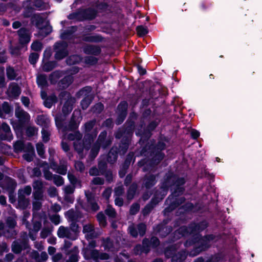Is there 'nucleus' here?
Instances as JSON below:
<instances>
[{
  "mask_svg": "<svg viewBox=\"0 0 262 262\" xmlns=\"http://www.w3.org/2000/svg\"><path fill=\"white\" fill-rule=\"evenodd\" d=\"M221 260L222 257L220 254L217 253L211 255L205 262H221Z\"/></svg>",
  "mask_w": 262,
  "mask_h": 262,
  "instance_id": "nucleus-64",
  "label": "nucleus"
},
{
  "mask_svg": "<svg viewBox=\"0 0 262 262\" xmlns=\"http://www.w3.org/2000/svg\"><path fill=\"white\" fill-rule=\"evenodd\" d=\"M135 159L133 153H129L126 157V158L123 163L122 166L125 168H129L132 160Z\"/></svg>",
  "mask_w": 262,
  "mask_h": 262,
  "instance_id": "nucleus-49",
  "label": "nucleus"
},
{
  "mask_svg": "<svg viewBox=\"0 0 262 262\" xmlns=\"http://www.w3.org/2000/svg\"><path fill=\"white\" fill-rule=\"evenodd\" d=\"M192 235V237L191 238H189L186 241L185 243V245L186 246H192L193 245H194V246L195 245H197L198 242L200 241V239L202 237L200 234Z\"/></svg>",
  "mask_w": 262,
  "mask_h": 262,
  "instance_id": "nucleus-35",
  "label": "nucleus"
},
{
  "mask_svg": "<svg viewBox=\"0 0 262 262\" xmlns=\"http://www.w3.org/2000/svg\"><path fill=\"white\" fill-rule=\"evenodd\" d=\"M15 116L18 118V122L15 124V126H13L14 128L21 129L26 124V122L29 119V114L23 110H15Z\"/></svg>",
  "mask_w": 262,
  "mask_h": 262,
  "instance_id": "nucleus-11",
  "label": "nucleus"
},
{
  "mask_svg": "<svg viewBox=\"0 0 262 262\" xmlns=\"http://www.w3.org/2000/svg\"><path fill=\"white\" fill-rule=\"evenodd\" d=\"M79 11L81 21L92 20L96 18L98 14L97 10L92 7L79 9Z\"/></svg>",
  "mask_w": 262,
  "mask_h": 262,
  "instance_id": "nucleus-12",
  "label": "nucleus"
},
{
  "mask_svg": "<svg viewBox=\"0 0 262 262\" xmlns=\"http://www.w3.org/2000/svg\"><path fill=\"white\" fill-rule=\"evenodd\" d=\"M83 51L86 55L98 56L102 50L101 48L98 45L88 43L83 46Z\"/></svg>",
  "mask_w": 262,
  "mask_h": 262,
  "instance_id": "nucleus-13",
  "label": "nucleus"
},
{
  "mask_svg": "<svg viewBox=\"0 0 262 262\" xmlns=\"http://www.w3.org/2000/svg\"><path fill=\"white\" fill-rule=\"evenodd\" d=\"M194 208L195 206L192 203L187 202L181 206L180 209H183L185 212H189L192 211Z\"/></svg>",
  "mask_w": 262,
  "mask_h": 262,
  "instance_id": "nucleus-52",
  "label": "nucleus"
},
{
  "mask_svg": "<svg viewBox=\"0 0 262 262\" xmlns=\"http://www.w3.org/2000/svg\"><path fill=\"white\" fill-rule=\"evenodd\" d=\"M58 101L56 96L53 94L47 97L43 101L44 106L48 108L52 107L53 104H55Z\"/></svg>",
  "mask_w": 262,
  "mask_h": 262,
  "instance_id": "nucleus-29",
  "label": "nucleus"
},
{
  "mask_svg": "<svg viewBox=\"0 0 262 262\" xmlns=\"http://www.w3.org/2000/svg\"><path fill=\"white\" fill-rule=\"evenodd\" d=\"M120 139L121 140L118 147L113 146L107 155L106 160L111 164H113L117 161L118 154L123 155L126 152L131 143V140L127 137H122Z\"/></svg>",
  "mask_w": 262,
  "mask_h": 262,
  "instance_id": "nucleus-5",
  "label": "nucleus"
},
{
  "mask_svg": "<svg viewBox=\"0 0 262 262\" xmlns=\"http://www.w3.org/2000/svg\"><path fill=\"white\" fill-rule=\"evenodd\" d=\"M78 126L79 124L77 123L74 114H73L68 126H66L65 128L69 131H75L78 128Z\"/></svg>",
  "mask_w": 262,
  "mask_h": 262,
  "instance_id": "nucleus-37",
  "label": "nucleus"
},
{
  "mask_svg": "<svg viewBox=\"0 0 262 262\" xmlns=\"http://www.w3.org/2000/svg\"><path fill=\"white\" fill-rule=\"evenodd\" d=\"M160 120L156 119L151 121L146 127H144V123H141L136 129L135 134L140 137L139 144L143 146L145 143L148 141L152 135V132L154 131L159 125Z\"/></svg>",
  "mask_w": 262,
  "mask_h": 262,
  "instance_id": "nucleus-3",
  "label": "nucleus"
},
{
  "mask_svg": "<svg viewBox=\"0 0 262 262\" xmlns=\"http://www.w3.org/2000/svg\"><path fill=\"white\" fill-rule=\"evenodd\" d=\"M44 22V18L39 13H35L31 18V23L34 24L37 28H40V26Z\"/></svg>",
  "mask_w": 262,
  "mask_h": 262,
  "instance_id": "nucleus-26",
  "label": "nucleus"
},
{
  "mask_svg": "<svg viewBox=\"0 0 262 262\" xmlns=\"http://www.w3.org/2000/svg\"><path fill=\"white\" fill-rule=\"evenodd\" d=\"M17 235V232L14 229L9 228L6 229L4 232V235L8 238L15 237Z\"/></svg>",
  "mask_w": 262,
  "mask_h": 262,
  "instance_id": "nucleus-58",
  "label": "nucleus"
},
{
  "mask_svg": "<svg viewBox=\"0 0 262 262\" xmlns=\"http://www.w3.org/2000/svg\"><path fill=\"white\" fill-rule=\"evenodd\" d=\"M36 123L38 125L41 126L43 128H47L49 125V119L43 115H40L37 116Z\"/></svg>",
  "mask_w": 262,
  "mask_h": 262,
  "instance_id": "nucleus-31",
  "label": "nucleus"
},
{
  "mask_svg": "<svg viewBox=\"0 0 262 262\" xmlns=\"http://www.w3.org/2000/svg\"><path fill=\"white\" fill-rule=\"evenodd\" d=\"M138 118V114L135 112H132L128 119L122 127L119 128L115 133L116 139H120L122 137H127L132 140L135 129V122Z\"/></svg>",
  "mask_w": 262,
  "mask_h": 262,
  "instance_id": "nucleus-4",
  "label": "nucleus"
},
{
  "mask_svg": "<svg viewBox=\"0 0 262 262\" xmlns=\"http://www.w3.org/2000/svg\"><path fill=\"white\" fill-rule=\"evenodd\" d=\"M32 186L34 191L43 190V185L42 182L40 180H35L33 182Z\"/></svg>",
  "mask_w": 262,
  "mask_h": 262,
  "instance_id": "nucleus-59",
  "label": "nucleus"
},
{
  "mask_svg": "<svg viewBox=\"0 0 262 262\" xmlns=\"http://www.w3.org/2000/svg\"><path fill=\"white\" fill-rule=\"evenodd\" d=\"M81 57L78 55H72L66 59V63L69 66L78 64L81 61Z\"/></svg>",
  "mask_w": 262,
  "mask_h": 262,
  "instance_id": "nucleus-36",
  "label": "nucleus"
},
{
  "mask_svg": "<svg viewBox=\"0 0 262 262\" xmlns=\"http://www.w3.org/2000/svg\"><path fill=\"white\" fill-rule=\"evenodd\" d=\"M63 72L60 70H56L52 72L49 77V79L52 84H55L58 80L62 76Z\"/></svg>",
  "mask_w": 262,
  "mask_h": 262,
  "instance_id": "nucleus-28",
  "label": "nucleus"
},
{
  "mask_svg": "<svg viewBox=\"0 0 262 262\" xmlns=\"http://www.w3.org/2000/svg\"><path fill=\"white\" fill-rule=\"evenodd\" d=\"M57 235L59 238H64L75 240L77 238L76 236H72L70 230L68 227H65L61 226L59 227L57 231Z\"/></svg>",
  "mask_w": 262,
  "mask_h": 262,
  "instance_id": "nucleus-19",
  "label": "nucleus"
},
{
  "mask_svg": "<svg viewBox=\"0 0 262 262\" xmlns=\"http://www.w3.org/2000/svg\"><path fill=\"white\" fill-rule=\"evenodd\" d=\"M65 216L68 218V221L77 222L79 219V215L73 209H71L65 213Z\"/></svg>",
  "mask_w": 262,
  "mask_h": 262,
  "instance_id": "nucleus-32",
  "label": "nucleus"
},
{
  "mask_svg": "<svg viewBox=\"0 0 262 262\" xmlns=\"http://www.w3.org/2000/svg\"><path fill=\"white\" fill-rule=\"evenodd\" d=\"M187 254L184 250H181L172 256L171 262H183L186 258Z\"/></svg>",
  "mask_w": 262,
  "mask_h": 262,
  "instance_id": "nucleus-25",
  "label": "nucleus"
},
{
  "mask_svg": "<svg viewBox=\"0 0 262 262\" xmlns=\"http://www.w3.org/2000/svg\"><path fill=\"white\" fill-rule=\"evenodd\" d=\"M39 55L35 52L31 53L29 56V62L31 64L35 65L39 59Z\"/></svg>",
  "mask_w": 262,
  "mask_h": 262,
  "instance_id": "nucleus-57",
  "label": "nucleus"
},
{
  "mask_svg": "<svg viewBox=\"0 0 262 262\" xmlns=\"http://www.w3.org/2000/svg\"><path fill=\"white\" fill-rule=\"evenodd\" d=\"M101 146L99 143L96 142L92 146L90 154L92 157L95 158L98 154Z\"/></svg>",
  "mask_w": 262,
  "mask_h": 262,
  "instance_id": "nucleus-51",
  "label": "nucleus"
},
{
  "mask_svg": "<svg viewBox=\"0 0 262 262\" xmlns=\"http://www.w3.org/2000/svg\"><path fill=\"white\" fill-rule=\"evenodd\" d=\"M92 91V88L91 86H85L80 89L76 94L77 98L84 96L80 102L81 108L83 110H86L90 106L94 99V95L90 94Z\"/></svg>",
  "mask_w": 262,
  "mask_h": 262,
  "instance_id": "nucleus-6",
  "label": "nucleus"
},
{
  "mask_svg": "<svg viewBox=\"0 0 262 262\" xmlns=\"http://www.w3.org/2000/svg\"><path fill=\"white\" fill-rule=\"evenodd\" d=\"M186 182V180L184 177H179L173 172L168 171L165 173L161 186V188L165 193H163L161 197L159 198L158 197L159 194L156 192L151 199L150 204L153 205L158 204L164 198L167 192L170 189L171 193L166 199V201H169V204L164 209V211L168 212L172 211L186 201L184 196H181L185 191L184 185Z\"/></svg>",
  "mask_w": 262,
  "mask_h": 262,
  "instance_id": "nucleus-1",
  "label": "nucleus"
},
{
  "mask_svg": "<svg viewBox=\"0 0 262 262\" xmlns=\"http://www.w3.org/2000/svg\"><path fill=\"white\" fill-rule=\"evenodd\" d=\"M75 150L78 154L81 156L83 155V149H85V145L80 140H78L74 142L73 144Z\"/></svg>",
  "mask_w": 262,
  "mask_h": 262,
  "instance_id": "nucleus-38",
  "label": "nucleus"
},
{
  "mask_svg": "<svg viewBox=\"0 0 262 262\" xmlns=\"http://www.w3.org/2000/svg\"><path fill=\"white\" fill-rule=\"evenodd\" d=\"M215 238V236L212 234H207L202 236L197 245H195L191 251L192 254L197 255L201 252L205 251L210 247V242Z\"/></svg>",
  "mask_w": 262,
  "mask_h": 262,
  "instance_id": "nucleus-8",
  "label": "nucleus"
},
{
  "mask_svg": "<svg viewBox=\"0 0 262 262\" xmlns=\"http://www.w3.org/2000/svg\"><path fill=\"white\" fill-rule=\"evenodd\" d=\"M2 110L3 113L6 114H9L12 111V108L8 102L5 101L2 104Z\"/></svg>",
  "mask_w": 262,
  "mask_h": 262,
  "instance_id": "nucleus-61",
  "label": "nucleus"
},
{
  "mask_svg": "<svg viewBox=\"0 0 262 262\" xmlns=\"http://www.w3.org/2000/svg\"><path fill=\"white\" fill-rule=\"evenodd\" d=\"M98 60L95 56H88L84 58V63L89 66H95L98 63Z\"/></svg>",
  "mask_w": 262,
  "mask_h": 262,
  "instance_id": "nucleus-42",
  "label": "nucleus"
},
{
  "mask_svg": "<svg viewBox=\"0 0 262 262\" xmlns=\"http://www.w3.org/2000/svg\"><path fill=\"white\" fill-rule=\"evenodd\" d=\"M97 135V132L95 130L91 133H85L82 142L85 145V149L89 150L92 146V143Z\"/></svg>",
  "mask_w": 262,
  "mask_h": 262,
  "instance_id": "nucleus-15",
  "label": "nucleus"
},
{
  "mask_svg": "<svg viewBox=\"0 0 262 262\" xmlns=\"http://www.w3.org/2000/svg\"><path fill=\"white\" fill-rule=\"evenodd\" d=\"M142 246H143V249L144 250V253L147 254L149 252L150 250V242L148 238H144L142 240Z\"/></svg>",
  "mask_w": 262,
  "mask_h": 262,
  "instance_id": "nucleus-54",
  "label": "nucleus"
},
{
  "mask_svg": "<svg viewBox=\"0 0 262 262\" xmlns=\"http://www.w3.org/2000/svg\"><path fill=\"white\" fill-rule=\"evenodd\" d=\"M6 75L8 79L10 80H14L17 76L13 68L10 66L6 68Z\"/></svg>",
  "mask_w": 262,
  "mask_h": 262,
  "instance_id": "nucleus-44",
  "label": "nucleus"
},
{
  "mask_svg": "<svg viewBox=\"0 0 262 262\" xmlns=\"http://www.w3.org/2000/svg\"><path fill=\"white\" fill-rule=\"evenodd\" d=\"M127 115L126 114L117 113V117L115 120L116 124L117 125L121 124L126 118Z\"/></svg>",
  "mask_w": 262,
  "mask_h": 262,
  "instance_id": "nucleus-60",
  "label": "nucleus"
},
{
  "mask_svg": "<svg viewBox=\"0 0 262 262\" xmlns=\"http://www.w3.org/2000/svg\"><path fill=\"white\" fill-rule=\"evenodd\" d=\"M85 195L88 203L91 206L92 211L96 212L99 210L100 207L95 200V195L92 192L88 191L85 192Z\"/></svg>",
  "mask_w": 262,
  "mask_h": 262,
  "instance_id": "nucleus-17",
  "label": "nucleus"
},
{
  "mask_svg": "<svg viewBox=\"0 0 262 262\" xmlns=\"http://www.w3.org/2000/svg\"><path fill=\"white\" fill-rule=\"evenodd\" d=\"M36 147L37 154L39 157L41 158H45L44 145L41 143H38L36 144Z\"/></svg>",
  "mask_w": 262,
  "mask_h": 262,
  "instance_id": "nucleus-56",
  "label": "nucleus"
},
{
  "mask_svg": "<svg viewBox=\"0 0 262 262\" xmlns=\"http://www.w3.org/2000/svg\"><path fill=\"white\" fill-rule=\"evenodd\" d=\"M68 46V43L63 40L58 41L54 43L53 46L55 52L54 58L56 60H61L68 56L69 54Z\"/></svg>",
  "mask_w": 262,
  "mask_h": 262,
  "instance_id": "nucleus-9",
  "label": "nucleus"
},
{
  "mask_svg": "<svg viewBox=\"0 0 262 262\" xmlns=\"http://www.w3.org/2000/svg\"><path fill=\"white\" fill-rule=\"evenodd\" d=\"M74 98L71 97L65 101L62 108V111L64 115H67L72 112L74 102Z\"/></svg>",
  "mask_w": 262,
  "mask_h": 262,
  "instance_id": "nucleus-24",
  "label": "nucleus"
},
{
  "mask_svg": "<svg viewBox=\"0 0 262 262\" xmlns=\"http://www.w3.org/2000/svg\"><path fill=\"white\" fill-rule=\"evenodd\" d=\"M83 41L91 43H99L104 41V38L100 34H97L94 35L84 34L82 36Z\"/></svg>",
  "mask_w": 262,
  "mask_h": 262,
  "instance_id": "nucleus-18",
  "label": "nucleus"
},
{
  "mask_svg": "<svg viewBox=\"0 0 262 262\" xmlns=\"http://www.w3.org/2000/svg\"><path fill=\"white\" fill-rule=\"evenodd\" d=\"M11 251L15 254H19L22 251L30 249L29 240L26 232L21 236V238L14 240L11 244Z\"/></svg>",
  "mask_w": 262,
  "mask_h": 262,
  "instance_id": "nucleus-7",
  "label": "nucleus"
},
{
  "mask_svg": "<svg viewBox=\"0 0 262 262\" xmlns=\"http://www.w3.org/2000/svg\"><path fill=\"white\" fill-rule=\"evenodd\" d=\"M96 124V119H93L91 120L88 122H86L84 124V130L85 133H90L93 127L95 126Z\"/></svg>",
  "mask_w": 262,
  "mask_h": 262,
  "instance_id": "nucleus-45",
  "label": "nucleus"
},
{
  "mask_svg": "<svg viewBox=\"0 0 262 262\" xmlns=\"http://www.w3.org/2000/svg\"><path fill=\"white\" fill-rule=\"evenodd\" d=\"M11 94L14 98H17L21 94V89L17 83L12 86Z\"/></svg>",
  "mask_w": 262,
  "mask_h": 262,
  "instance_id": "nucleus-46",
  "label": "nucleus"
},
{
  "mask_svg": "<svg viewBox=\"0 0 262 262\" xmlns=\"http://www.w3.org/2000/svg\"><path fill=\"white\" fill-rule=\"evenodd\" d=\"M137 231L140 236H143L146 233V225L144 223H140L137 226Z\"/></svg>",
  "mask_w": 262,
  "mask_h": 262,
  "instance_id": "nucleus-62",
  "label": "nucleus"
},
{
  "mask_svg": "<svg viewBox=\"0 0 262 262\" xmlns=\"http://www.w3.org/2000/svg\"><path fill=\"white\" fill-rule=\"evenodd\" d=\"M76 26H72L69 29L62 31L60 35V38L62 40H71L73 38V34L77 31Z\"/></svg>",
  "mask_w": 262,
  "mask_h": 262,
  "instance_id": "nucleus-21",
  "label": "nucleus"
},
{
  "mask_svg": "<svg viewBox=\"0 0 262 262\" xmlns=\"http://www.w3.org/2000/svg\"><path fill=\"white\" fill-rule=\"evenodd\" d=\"M143 145L150 146V148L156 151L157 150L159 152H162V151L166 148V144L162 141H158L156 145L150 144L148 141H147Z\"/></svg>",
  "mask_w": 262,
  "mask_h": 262,
  "instance_id": "nucleus-27",
  "label": "nucleus"
},
{
  "mask_svg": "<svg viewBox=\"0 0 262 262\" xmlns=\"http://www.w3.org/2000/svg\"><path fill=\"white\" fill-rule=\"evenodd\" d=\"M53 179L54 183L57 186H62L64 184V179L60 176L55 174Z\"/></svg>",
  "mask_w": 262,
  "mask_h": 262,
  "instance_id": "nucleus-63",
  "label": "nucleus"
},
{
  "mask_svg": "<svg viewBox=\"0 0 262 262\" xmlns=\"http://www.w3.org/2000/svg\"><path fill=\"white\" fill-rule=\"evenodd\" d=\"M141 155L149 157V159H142L138 162V166L143 167L144 172L148 171L157 166L164 159L165 154L150 148V146H142Z\"/></svg>",
  "mask_w": 262,
  "mask_h": 262,
  "instance_id": "nucleus-2",
  "label": "nucleus"
},
{
  "mask_svg": "<svg viewBox=\"0 0 262 262\" xmlns=\"http://www.w3.org/2000/svg\"><path fill=\"white\" fill-rule=\"evenodd\" d=\"M176 233L180 235L182 237L187 236L191 235L189 231V227L188 226H182L179 227L176 230Z\"/></svg>",
  "mask_w": 262,
  "mask_h": 262,
  "instance_id": "nucleus-40",
  "label": "nucleus"
},
{
  "mask_svg": "<svg viewBox=\"0 0 262 262\" xmlns=\"http://www.w3.org/2000/svg\"><path fill=\"white\" fill-rule=\"evenodd\" d=\"M58 62L56 60L48 61L44 63L42 70L46 72H49L58 66Z\"/></svg>",
  "mask_w": 262,
  "mask_h": 262,
  "instance_id": "nucleus-33",
  "label": "nucleus"
},
{
  "mask_svg": "<svg viewBox=\"0 0 262 262\" xmlns=\"http://www.w3.org/2000/svg\"><path fill=\"white\" fill-rule=\"evenodd\" d=\"M136 31L139 37H143L148 33V29L142 25L138 26L136 27Z\"/></svg>",
  "mask_w": 262,
  "mask_h": 262,
  "instance_id": "nucleus-47",
  "label": "nucleus"
},
{
  "mask_svg": "<svg viewBox=\"0 0 262 262\" xmlns=\"http://www.w3.org/2000/svg\"><path fill=\"white\" fill-rule=\"evenodd\" d=\"M19 36V43L21 46L27 45L30 41V36L28 30L24 27L20 28L17 31Z\"/></svg>",
  "mask_w": 262,
  "mask_h": 262,
  "instance_id": "nucleus-16",
  "label": "nucleus"
},
{
  "mask_svg": "<svg viewBox=\"0 0 262 262\" xmlns=\"http://www.w3.org/2000/svg\"><path fill=\"white\" fill-rule=\"evenodd\" d=\"M167 220H163L161 223L157 225L154 228L155 231L161 238L166 237L172 232V227L167 226Z\"/></svg>",
  "mask_w": 262,
  "mask_h": 262,
  "instance_id": "nucleus-10",
  "label": "nucleus"
},
{
  "mask_svg": "<svg viewBox=\"0 0 262 262\" xmlns=\"http://www.w3.org/2000/svg\"><path fill=\"white\" fill-rule=\"evenodd\" d=\"M156 176L152 173H146L144 175L142 180V187L146 189H150L157 183Z\"/></svg>",
  "mask_w": 262,
  "mask_h": 262,
  "instance_id": "nucleus-14",
  "label": "nucleus"
},
{
  "mask_svg": "<svg viewBox=\"0 0 262 262\" xmlns=\"http://www.w3.org/2000/svg\"><path fill=\"white\" fill-rule=\"evenodd\" d=\"M138 189V185L134 182L129 186L126 192V199L128 201L132 200L136 193Z\"/></svg>",
  "mask_w": 262,
  "mask_h": 262,
  "instance_id": "nucleus-22",
  "label": "nucleus"
},
{
  "mask_svg": "<svg viewBox=\"0 0 262 262\" xmlns=\"http://www.w3.org/2000/svg\"><path fill=\"white\" fill-rule=\"evenodd\" d=\"M105 213L111 218H115L117 215L116 210L110 205L107 206L106 209L105 210Z\"/></svg>",
  "mask_w": 262,
  "mask_h": 262,
  "instance_id": "nucleus-50",
  "label": "nucleus"
},
{
  "mask_svg": "<svg viewBox=\"0 0 262 262\" xmlns=\"http://www.w3.org/2000/svg\"><path fill=\"white\" fill-rule=\"evenodd\" d=\"M74 81V78L71 75H67L60 79L57 84L59 89L65 90L67 89Z\"/></svg>",
  "mask_w": 262,
  "mask_h": 262,
  "instance_id": "nucleus-20",
  "label": "nucleus"
},
{
  "mask_svg": "<svg viewBox=\"0 0 262 262\" xmlns=\"http://www.w3.org/2000/svg\"><path fill=\"white\" fill-rule=\"evenodd\" d=\"M17 186L16 181L10 177L8 178V180L7 183V189L10 193H13Z\"/></svg>",
  "mask_w": 262,
  "mask_h": 262,
  "instance_id": "nucleus-41",
  "label": "nucleus"
},
{
  "mask_svg": "<svg viewBox=\"0 0 262 262\" xmlns=\"http://www.w3.org/2000/svg\"><path fill=\"white\" fill-rule=\"evenodd\" d=\"M112 140L113 139L109 137L107 138V139L104 140L103 141L99 142V144L101 147H102L103 149H106L111 146L112 143Z\"/></svg>",
  "mask_w": 262,
  "mask_h": 262,
  "instance_id": "nucleus-55",
  "label": "nucleus"
},
{
  "mask_svg": "<svg viewBox=\"0 0 262 262\" xmlns=\"http://www.w3.org/2000/svg\"><path fill=\"white\" fill-rule=\"evenodd\" d=\"M128 104L126 101H121L117 105V112L127 114Z\"/></svg>",
  "mask_w": 262,
  "mask_h": 262,
  "instance_id": "nucleus-39",
  "label": "nucleus"
},
{
  "mask_svg": "<svg viewBox=\"0 0 262 262\" xmlns=\"http://www.w3.org/2000/svg\"><path fill=\"white\" fill-rule=\"evenodd\" d=\"M240 19L243 24L245 26H250L253 22L252 14L248 10H247V13L241 15Z\"/></svg>",
  "mask_w": 262,
  "mask_h": 262,
  "instance_id": "nucleus-30",
  "label": "nucleus"
},
{
  "mask_svg": "<svg viewBox=\"0 0 262 262\" xmlns=\"http://www.w3.org/2000/svg\"><path fill=\"white\" fill-rule=\"evenodd\" d=\"M20 190L18 191V205L19 207L25 210L27 209L30 204L29 200L27 199L24 194H20Z\"/></svg>",
  "mask_w": 262,
  "mask_h": 262,
  "instance_id": "nucleus-23",
  "label": "nucleus"
},
{
  "mask_svg": "<svg viewBox=\"0 0 262 262\" xmlns=\"http://www.w3.org/2000/svg\"><path fill=\"white\" fill-rule=\"evenodd\" d=\"M36 83L39 87L43 89L48 86L47 76L45 74H40L37 77Z\"/></svg>",
  "mask_w": 262,
  "mask_h": 262,
  "instance_id": "nucleus-34",
  "label": "nucleus"
},
{
  "mask_svg": "<svg viewBox=\"0 0 262 262\" xmlns=\"http://www.w3.org/2000/svg\"><path fill=\"white\" fill-rule=\"evenodd\" d=\"M25 143L21 140H17L13 144L14 151L16 153L23 151Z\"/></svg>",
  "mask_w": 262,
  "mask_h": 262,
  "instance_id": "nucleus-43",
  "label": "nucleus"
},
{
  "mask_svg": "<svg viewBox=\"0 0 262 262\" xmlns=\"http://www.w3.org/2000/svg\"><path fill=\"white\" fill-rule=\"evenodd\" d=\"M196 225L198 231L201 232L208 227V223L206 220H203L198 223H195Z\"/></svg>",
  "mask_w": 262,
  "mask_h": 262,
  "instance_id": "nucleus-53",
  "label": "nucleus"
},
{
  "mask_svg": "<svg viewBox=\"0 0 262 262\" xmlns=\"http://www.w3.org/2000/svg\"><path fill=\"white\" fill-rule=\"evenodd\" d=\"M34 8L30 5H27L24 9L23 15L25 18H28L32 17L33 15Z\"/></svg>",
  "mask_w": 262,
  "mask_h": 262,
  "instance_id": "nucleus-48",
  "label": "nucleus"
}]
</instances>
